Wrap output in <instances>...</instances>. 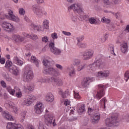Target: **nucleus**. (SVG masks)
Returning <instances> with one entry per match:
<instances>
[{"mask_svg":"<svg viewBox=\"0 0 129 129\" xmlns=\"http://www.w3.org/2000/svg\"><path fill=\"white\" fill-rule=\"evenodd\" d=\"M43 65L45 66L43 72L44 74L52 75V77L50 78H41L39 79L37 83H39V82H40V83H45V82H47V80H48L50 82H54L58 86L62 85L63 83H62V80L58 77V76L60 75V73L56 71L55 69L52 68L51 66V62L47 59H44L43 61Z\"/></svg>","mask_w":129,"mask_h":129,"instance_id":"f257e3e1","label":"nucleus"},{"mask_svg":"<svg viewBox=\"0 0 129 129\" xmlns=\"http://www.w3.org/2000/svg\"><path fill=\"white\" fill-rule=\"evenodd\" d=\"M13 14V13L12 11H9L8 15L5 14L4 13H0V23H2V28L7 29L8 33H12V32L15 30V27H14V25H12L10 23H8V22H3L2 21L7 18V19H9V20L13 21L14 22H16V23L19 22L20 19Z\"/></svg>","mask_w":129,"mask_h":129,"instance_id":"f03ea898","label":"nucleus"},{"mask_svg":"<svg viewBox=\"0 0 129 129\" xmlns=\"http://www.w3.org/2000/svg\"><path fill=\"white\" fill-rule=\"evenodd\" d=\"M69 10H73L76 13L79 14V21H83L84 20H86L87 16L84 14L83 11H82V8H81V5L79 3H75L69 7Z\"/></svg>","mask_w":129,"mask_h":129,"instance_id":"7ed1b4c3","label":"nucleus"},{"mask_svg":"<svg viewBox=\"0 0 129 129\" xmlns=\"http://www.w3.org/2000/svg\"><path fill=\"white\" fill-rule=\"evenodd\" d=\"M105 124L106 126L111 127L119 124V120L117 116L113 115L110 118H107L105 120Z\"/></svg>","mask_w":129,"mask_h":129,"instance_id":"20e7f679","label":"nucleus"},{"mask_svg":"<svg viewBox=\"0 0 129 129\" xmlns=\"http://www.w3.org/2000/svg\"><path fill=\"white\" fill-rule=\"evenodd\" d=\"M5 67L8 68L10 72L13 73L14 75H18V74H19L18 68H17L16 66L13 64V62L9 60L6 61Z\"/></svg>","mask_w":129,"mask_h":129,"instance_id":"39448f33","label":"nucleus"},{"mask_svg":"<svg viewBox=\"0 0 129 129\" xmlns=\"http://www.w3.org/2000/svg\"><path fill=\"white\" fill-rule=\"evenodd\" d=\"M33 78H34V74H33V71L29 70L24 73L23 75V80L24 81V82H29V81H31Z\"/></svg>","mask_w":129,"mask_h":129,"instance_id":"423d86ee","label":"nucleus"},{"mask_svg":"<svg viewBox=\"0 0 129 129\" xmlns=\"http://www.w3.org/2000/svg\"><path fill=\"white\" fill-rule=\"evenodd\" d=\"M44 117L45 118V123H46L47 125L48 126H55L56 125V123L55 122V119H53V117L52 115L46 114L44 116Z\"/></svg>","mask_w":129,"mask_h":129,"instance_id":"0eeeda50","label":"nucleus"},{"mask_svg":"<svg viewBox=\"0 0 129 129\" xmlns=\"http://www.w3.org/2000/svg\"><path fill=\"white\" fill-rule=\"evenodd\" d=\"M36 98L34 95H30L27 96L26 98L23 102V105H26V106H29L30 104H32V102L36 100Z\"/></svg>","mask_w":129,"mask_h":129,"instance_id":"6e6552de","label":"nucleus"},{"mask_svg":"<svg viewBox=\"0 0 129 129\" xmlns=\"http://www.w3.org/2000/svg\"><path fill=\"white\" fill-rule=\"evenodd\" d=\"M49 47L50 48V50L54 55L57 56V55H59L61 54V50L55 47V43L54 42H51L49 44Z\"/></svg>","mask_w":129,"mask_h":129,"instance_id":"1a4fd4ad","label":"nucleus"},{"mask_svg":"<svg viewBox=\"0 0 129 129\" xmlns=\"http://www.w3.org/2000/svg\"><path fill=\"white\" fill-rule=\"evenodd\" d=\"M99 90L97 91V94L96 95V97L97 99L99 100L104 95L105 93L104 92V89L105 88V86L104 85H99Z\"/></svg>","mask_w":129,"mask_h":129,"instance_id":"9d476101","label":"nucleus"},{"mask_svg":"<svg viewBox=\"0 0 129 129\" xmlns=\"http://www.w3.org/2000/svg\"><path fill=\"white\" fill-rule=\"evenodd\" d=\"M94 53V52L92 50H86L83 53L82 56H83L84 60H89L93 57Z\"/></svg>","mask_w":129,"mask_h":129,"instance_id":"9b49d317","label":"nucleus"},{"mask_svg":"<svg viewBox=\"0 0 129 129\" xmlns=\"http://www.w3.org/2000/svg\"><path fill=\"white\" fill-rule=\"evenodd\" d=\"M94 64L95 65V67L97 69H101V68H103L105 63L102 59L100 58H97L94 62Z\"/></svg>","mask_w":129,"mask_h":129,"instance_id":"f8f14e48","label":"nucleus"},{"mask_svg":"<svg viewBox=\"0 0 129 129\" xmlns=\"http://www.w3.org/2000/svg\"><path fill=\"white\" fill-rule=\"evenodd\" d=\"M89 115H92V122H93V123H97L98 120L100 119V114L99 113L96 112L93 113V114H89Z\"/></svg>","mask_w":129,"mask_h":129,"instance_id":"ddd939ff","label":"nucleus"},{"mask_svg":"<svg viewBox=\"0 0 129 129\" xmlns=\"http://www.w3.org/2000/svg\"><path fill=\"white\" fill-rule=\"evenodd\" d=\"M44 110V107H43V104L41 102H38L35 106V112L36 113H42Z\"/></svg>","mask_w":129,"mask_h":129,"instance_id":"4468645a","label":"nucleus"},{"mask_svg":"<svg viewBox=\"0 0 129 129\" xmlns=\"http://www.w3.org/2000/svg\"><path fill=\"white\" fill-rule=\"evenodd\" d=\"M33 11L34 14H35L39 18H41V17L44 15V11L42 10V9L39 8H36L35 6H33Z\"/></svg>","mask_w":129,"mask_h":129,"instance_id":"2eb2a0df","label":"nucleus"},{"mask_svg":"<svg viewBox=\"0 0 129 129\" xmlns=\"http://www.w3.org/2000/svg\"><path fill=\"white\" fill-rule=\"evenodd\" d=\"M13 39L15 42H20L21 43H26L27 40L25 37L21 36L20 35H14L13 36Z\"/></svg>","mask_w":129,"mask_h":129,"instance_id":"dca6fc26","label":"nucleus"},{"mask_svg":"<svg viewBox=\"0 0 129 129\" xmlns=\"http://www.w3.org/2000/svg\"><path fill=\"white\" fill-rule=\"evenodd\" d=\"M31 31H37V32H41L42 27L40 25H36L34 23H31L30 26Z\"/></svg>","mask_w":129,"mask_h":129,"instance_id":"f3484780","label":"nucleus"},{"mask_svg":"<svg viewBox=\"0 0 129 129\" xmlns=\"http://www.w3.org/2000/svg\"><path fill=\"white\" fill-rule=\"evenodd\" d=\"M96 110H99V106L97 105H94L92 108H89L88 109V113L89 114H93L96 112Z\"/></svg>","mask_w":129,"mask_h":129,"instance_id":"a211bd4d","label":"nucleus"},{"mask_svg":"<svg viewBox=\"0 0 129 129\" xmlns=\"http://www.w3.org/2000/svg\"><path fill=\"white\" fill-rule=\"evenodd\" d=\"M98 77L100 78H106L109 76V71H104L98 72Z\"/></svg>","mask_w":129,"mask_h":129,"instance_id":"6ab92c4d","label":"nucleus"},{"mask_svg":"<svg viewBox=\"0 0 129 129\" xmlns=\"http://www.w3.org/2000/svg\"><path fill=\"white\" fill-rule=\"evenodd\" d=\"M45 100L47 102H53L54 101V95L52 93H48L45 97Z\"/></svg>","mask_w":129,"mask_h":129,"instance_id":"aec40b11","label":"nucleus"},{"mask_svg":"<svg viewBox=\"0 0 129 129\" xmlns=\"http://www.w3.org/2000/svg\"><path fill=\"white\" fill-rule=\"evenodd\" d=\"M67 71L69 73V76L72 77L75 75V69L73 66L68 67Z\"/></svg>","mask_w":129,"mask_h":129,"instance_id":"412c9836","label":"nucleus"},{"mask_svg":"<svg viewBox=\"0 0 129 129\" xmlns=\"http://www.w3.org/2000/svg\"><path fill=\"white\" fill-rule=\"evenodd\" d=\"M120 51L122 53L124 54L126 53L128 51V46H127V43H124L120 45Z\"/></svg>","mask_w":129,"mask_h":129,"instance_id":"4be33fe9","label":"nucleus"},{"mask_svg":"<svg viewBox=\"0 0 129 129\" xmlns=\"http://www.w3.org/2000/svg\"><path fill=\"white\" fill-rule=\"evenodd\" d=\"M2 115L5 118L7 119V120H13V116L10 114V113L6 111L2 112Z\"/></svg>","mask_w":129,"mask_h":129,"instance_id":"5701e85b","label":"nucleus"},{"mask_svg":"<svg viewBox=\"0 0 129 129\" xmlns=\"http://www.w3.org/2000/svg\"><path fill=\"white\" fill-rule=\"evenodd\" d=\"M89 83H90V79L89 78H86L82 82V86L84 88L87 87L89 86Z\"/></svg>","mask_w":129,"mask_h":129,"instance_id":"b1692460","label":"nucleus"},{"mask_svg":"<svg viewBox=\"0 0 129 129\" xmlns=\"http://www.w3.org/2000/svg\"><path fill=\"white\" fill-rule=\"evenodd\" d=\"M24 90L25 92H30V91H33L34 89L35 88V87L34 86V85L29 84L27 86V87L26 86L24 87Z\"/></svg>","mask_w":129,"mask_h":129,"instance_id":"393cba45","label":"nucleus"},{"mask_svg":"<svg viewBox=\"0 0 129 129\" xmlns=\"http://www.w3.org/2000/svg\"><path fill=\"white\" fill-rule=\"evenodd\" d=\"M59 94L61 95L62 98H66L67 96H69L70 95V92H69V90H67L63 92L62 90H59Z\"/></svg>","mask_w":129,"mask_h":129,"instance_id":"a878e982","label":"nucleus"},{"mask_svg":"<svg viewBox=\"0 0 129 129\" xmlns=\"http://www.w3.org/2000/svg\"><path fill=\"white\" fill-rule=\"evenodd\" d=\"M18 126V124L15 123H8L7 127L8 129H15Z\"/></svg>","mask_w":129,"mask_h":129,"instance_id":"bb28decb","label":"nucleus"},{"mask_svg":"<svg viewBox=\"0 0 129 129\" xmlns=\"http://www.w3.org/2000/svg\"><path fill=\"white\" fill-rule=\"evenodd\" d=\"M78 112L80 114H82V113H84L85 112V105L82 104L80 107H79L78 109Z\"/></svg>","mask_w":129,"mask_h":129,"instance_id":"cd10ccee","label":"nucleus"},{"mask_svg":"<svg viewBox=\"0 0 129 129\" xmlns=\"http://www.w3.org/2000/svg\"><path fill=\"white\" fill-rule=\"evenodd\" d=\"M31 63H34L36 67H39V61H38V59H36L35 56H31Z\"/></svg>","mask_w":129,"mask_h":129,"instance_id":"c85d7f7f","label":"nucleus"},{"mask_svg":"<svg viewBox=\"0 0 129 129\" xmlns=\"http://www.w3.org/2000/svg\"><path fill=\"white\" fill-rule=\"evenodd\" d=\"M89 22L90 23H91L92 25H98V23L97 22V21L96 19H94L93 17H91L89 19Z\"/></svg>","mask_w":129,"mask_h":129,"instance_id":"c756f323","label":"nucleus"},{"mask_svg":"<svg viewBox=\"0 0 129 129\" xmlns=\"http://www.w3.org/2000/svg\"><path fill=\"white\" fill-rule=\"evenodd\" d=\"M26 50H27V52L25 53L26 57L31 56V53H30V49H31V45L28 44L26 46Z\"/></svg>","mask_w":129,"mask_h":129,"instance_id":"7c9ffc66","label":"nucleus"},{"mask_svg":"<svg viewBox=\"0 0 129 129\" xmlns=\"http://www.w3.org/2000/svg\"><path fill=\"white\" fill-rule=\"evenodd\" d=\"M102 23H104V24H110L111 20L108 18H105L104 17H102L101 20Z\"/></svg>","mask_w":129,"mask_h":129,"instance_id":"2f4dec72","label":"nucleus"},{"mask_svg":"<svg viewBox=\"0 0 129 129\" xmlns=\"http://www.w3.org/2000/svg\"><path fill=\"white\" fill-rule=\"evenodd\" d=\"M77 45L79 48H80L81 49H85L87 46L86 44L83 42H78Z\"/></svg>","mask_w":129,"mask_h":129,"instance_id":"473e14b6","label":"nucleus"},{"mask_svg":"<svg viewBox=\"0 0 129 129\" xmlns=\"http://www.w3.org/2000/svg\"><path fill=\"white\" fill-rule=\"evenodd\" d=\"M43 27L45 29H49V20L45 19L43 22Z\"/></svg>","mask_w":129,"mask_h":129,"instance_id":"72a5a7b5","label":"nucleus"},{"mask_svg":"<svg viewBox=\"0 0 129 129\" xmlns=\"http://www.w3.org/2000/svg\"><path fill=\"white\" fill-rule=\"evenodd\" d=\"M108 50H110L111 54H114V55H115V53H114V46L113 44H109Z\"/></svg>","mask_w":129,"mask_h":129,"instance_id":"f704fd0d","label":"nucleus"},{"mask_svg":"<svg viewBox=\"0 0 129 129\" xmlns=\"http://www.w3.org/2000/svg\"><path fill=\"white\" fill-rule=\"evenodd\" d=\"M87 67V64L86 63H84L81 66H80L78 68V71H81L82 70H83V69H85Z\"/></svg>","mask_w":129,"mask_h":129,"instance_id":"c9c22d12","label":"nucleus"},{"mask_svg":"<svg viewBox=\"0 0 129 129\" xmlns=\"http://www.w3.org/2000/svg\"><path fill=\"white\" fill-rule=\"evenodd\" d=\"M80 63H81V60H80V59H75L74 60L73 64L74 66H79Z\"/></svg>","mask_w":129,"mask_h":129,"instance_id":"e433bc0d","label":"nucleus"},{"mask_svg":"<svg viewBox=\"0 0 129 129\" xmlns=\"http://www.w3.org/2000/svg\"><path fill=\"white\" fill-rule=\"evenodd\" d=\"M26 37H27V38H30L31 39H32V40H37V39H38V36L33 34L31 35L27 34L26 35Z\"/></svg>","mask_w":129,"mask_h":129,"instance_id":"4c0bfd02","label":"nucleus"},{"mask_svg":"<svg viewBox=\"0 0 129 129\" xmlns=\"http://www.w3.org/2000/svg\"><path fill=\"white\" fill-rule=\"evenodd\" d=\"M7 90L10 94H12V95H14V94H15V90L12 89L11 86H8L7 88Z\"/></svg>","mask_w":129,"mask_h":129,"instance_id":"58836bf2","label":"nucleus"},{"mask_svg":"<svg viewBox=\"0 0 129 129\" xmlns=\"http://www.w3.org/2000/svg\"><path fill=\"white\" fill-rule=\"evenodd\" d=\"M26 113H27V111H24L21 113V121L23 122L25 119V117L26 116Z\"/></svg>","mask_w":129,"mask_h":129,"instance_id":"ea45409f","label":"nucleus"},{"mask_svg":"<svg viewBox=\"0 0 129 129\" xmlns=\"http://www.w3.org/2000/svg\"><path fill=\"white\" fill-rule=\"evenodd\" d=\"M89 67H90V70H92V71H95L96 69H98L96 68L95 64H94V62L92 64H89Z\"/></svg>","mask_w":129,"mask_h":129,"instance_id":"a19ab883","label":"nucleus"},{"mask_svg":"<svg viewBox=\"0 0 129 129\" xmlns=\"http://www.w3.org/2000/svg\"><path fill=\"white\" fill-rule=\"evenodd\" d=\"M124 79L126 82H127V80L129 79V71H126L124 74Z\"/></svg>","mask_w":129,"mask_h":129,"instance_id":"79ce46f5","label":"nucleus"},{"mask_svg":"<svg viewBox=\"0 0 129 129\" xmlns=\"http://www.w3.org/2000/svg\"><path fill=\"white\" fill-rule=\"evenodd\" d=\"M4 78H6L7 81L10 82L11 80H12V78L9 76L8 73L4 74Z\"/></svg>","mask_w":129,"mask_h":129,"instance_id":"37998d69","label":"nucleus"},{"mask_svg":"<svg viewBox=\"0 0 129 129\" xmlns=\"http://www.w3.org/2000/svg\"><path fill=\"white\" fill-rule=\"evenodd\" d=\"M15 64H17V65H19V66H22L23 64V61L19 59H17L15 61H14Z\"/></svg>","mask_w":129,"mask_h":129,"instance_id":"c03bdc74","label":"nucleus"},{"mask_svg":"<svg viewBox=\"0 0 129 129\" xmlns=\"http://www.w3.org/2000/svg\"><path fill=\"white\" fill-rule=\"evenodd\" d=\"M108 37V35L107 34H106L105 36H103V37L101 39V42L102 43H104L107 40V38Z\"/></svg>","mask_w":129,"mask_h":129,"instance_id":"a18cd8bd","label":"nucleus"},{"mask_svg":"<svg viewBox=\"0 0 129 129\" xmlns=\"http://www.w3.org/2000/svg\"><path fill=\"white\" fill-rule=\"evenodd\" d=\"M110 13H111L112 15H114L116 19H118L119 18V17H120V14L119 13V12L114 13V12L110 11Z\"/></svg>","mask_w":129,"mask_h":129,"instance_id":"49530a36","label":"nucleus"},{"mask_svg":"<svg viewBox=\"0 0 129 129\" xmlns=\"http://www.w3.org/2000/svg\"><path fill=\"white\" fill-rule=\"evenodd\" d=\"M38 129H45V126L41 121L39 122Z\"/></svg>","mask_w":129,"mask_h":129,"instance_id":"de8ad7c7","label":"nucleus"},{"mask_svg":"<svg viewBox=\"0 0 129 129\" xmlns=\"http://www.w3.org/2000/svg\"><path fill=\"white\" fill-rule=\"evenodd\" d=\"M51 37L53 40H56V39H58V35L56 32H54L51 34Z\"/></svg>","mask_w":129,"mask_h":129,"instance_id":"09e8293b","label":"nucleus"},{"mask_svg":"<svg viewBox=\"0 0 129 129\" xmlns=\"http://www.w3.org/2000/svg\"><path fill=\"white\" fill-rule=\"evenodd\" d=\"M76 39L78 41V43H81V41H83V40H84V36H81L80 37H77Z\"/></svg>","mask_w":129,"mask_h":129,"instance_id":"8fccbe9b","label":"nucleus"},{"mask_svg":"<svg viewBox=\"0 0 129 129\" xmlns=\"http://www.w3.org/2000/svg\"><path fill=\"white\" fill-rule=\"evenodd\" d=\"M123 119L124 121L128 122L129 121V115H126L123 117Z\"/></svg>","mask_w":129,"mask_h":129,"instance_id":"3c124183","label":"nucleus"},{"mask_svg":"<svg viewBox=\"0 0 129 129\" xmlns=\"http://www.w3.org/2000/svg\"><path fill=\"white\" fill-rule=\"evenodd\" d=\"M19 12L20 15H22V16H24L25 15V10L23 8H21L19 9Z\"/></svg>","mask_w":129,"mask_h":129,"instance_id":"603ef678","label":"nucleus"},{"mask_svg":"<svg viewBox=\"0 0 129 129\" xmlns=\"http://www.w3.org/2000/svg\"><path fill=\"white\" fill-rule=\"evenodd\" d=\"M42 42H44V43H47L48 41H49V38L47 36L43 37L42 38Z\"/></svg>","mask_w":129,"mask_h":129,"instance_id":"864d4df0","label":"nucleus"},{"mask_svg":"<svg viewBox=\"0 0 129 129\" xmlns=\"http://www.w3.org/2000/svg\"><path fill=\"white\" fill-rule=\"evenodd\" d=\"M106 101H107V100H106V99L105 98H103V99H102L100 100V102L101 103H102V102L104 103V108L105 109L106 107H105V102H106Z\"/></svg>","mask_w":129,"mask_h":129,"instance_id":"5fc2aeb1","label":"nucleus"},{"mask_svg":"<svg viewBox=\"0 0 129 129\" xmlns=\"http://www.w3.org/2000/svg\"><path fill=\"white\" fill-rule=\"evenodd\" d=\"M109 31H115V27L113 25H110L108 27Z\"/></svg>","mask_w":129,"mask_h":129,"instance_id":"6e6d98bb","label":"nucleus"},{"mask_svg":"<svg viewBox=\"0 0 129 129\" xmlns=\"http://www.w3.org/2000/svg\"><path fill=\"white\" fill-rule=\"evenodd\" d=\"M1 84L3 87L5 88V87H7V83H6V82L5 81H1Z\"/></svg>","mask_w":129,"mask_h":129,"instance_id":"4d7b16f0","label":"nucleus"},{"mask_svg":"<svg viewBox=\"0 0 129 129\" xmlns=\"http://www.w3.org/2000/svg\"><path fill=\"white\" fill-rule=\"evenodd\" d=\"M75 93V96L74 97L76 99H79L80 98V96L79 95V94L78 93L74 92Z\"/></svg>","mask_w":129,"mask_h":129,"instance_id":"13d9d810","label":"nucleus"},{"mask_svg":"<svg viewBox=\"0 0 129 129\" xmlns=\"http://www.w3.org/2000/svg\"><path fill=\"white\" fill-rule=\"evenodd\" d=\"M55 66L56 68H58V69H59L60 70H63V67L59 64H56Z\"/></svg>","mask_w":129,"mask_h":129,"instance_id":"bf43d9fd","label":"nucleus"},{"mask_svg":"<svg viewBox=\"0 0 129 129\" xmlns=\"http://www.w3.org/2000/svg\"><path fill=\"white\" fill-rule=\"evenodd\" d=\"M16 95L18 98H21V97H22V93L21 92L16 93Z\"/></svg>","mask_w":129,"mask_h":129,"instance_id":"052dcab7","label":"nucleus"},{"mask_svg":"<svg viewBox=\"0 0 129 129\" xmlns=\"http://www.w3.org/2000/svg\"><path fill=\"white\" fill-rule=\"evenodd\" d=\"M62 33L63 35H65V36H71V33L69 32L62 31Z\"/></svg>","mask_w":129,"mask_h":129,"instance_id":"680f3d73","label":"nucleus"},{"mask_svg":"<svg viewBox=\"0 0 129 129\" xmlns=\"http://www.w3.org/2000/svg\"><path fill=\"white\" fill-rule=\"evenodd\" d=\"M72 20L73 22H76V21H77V16L73 15L72 17Z\"/></svg>","mask_w":129,"mask_h":129,"instance_id":"e2e57ef3","label":"nucleus"},{"mask_svg":"<svg viewBox=\"0 0 129 129\" xmlns=\"http://www.w3.org/2000/svg\"><path fill=\"white\" fill-rule=\"evenodd\" d=\"M103 2L105 4V5H106L107 6L110 5L109 0H103Z\"/></svg>","mask_w":129,"mask_h":129,"instance_id":"0e129e2a","label":"nucleus"},{"mask_svg":"<svg viewBox=\"0 0 129 129\" xmlns=\"http://www.w3.org/2000/svg\"><path fill=\"white\" fill-rule=\"evenodd\" d=\"M64 105L67 106V105H69L70 104V101H68V100H66L64 103Z\"/></svg>","mask_w":129,"mask_h":129,"instance_id":"69168bd1","label":"nucleus"},{"mask_svg":"<svg viewBox=\"0 0 129 129\" xmlns=\"http://www.w3.org/2000/svg\"><path fill=\"white\" fill-rule=\"evenodd\" d=\"M0 63L2 64H5V63H6V60L5 58H2L1 59H0Z\"/></svg>","mask_w":129,"mask_h":129,"instance_id":"338daca9","label":"nucleus"},{"mask_svg":"<svg viewBox=\"0 0 129 129\" xmlns=\"http://www.w3.org/2000/svg\"><path fill=\"white\" fill-rule=\"evenodd\" d=\"M27 129H35L32 125H28Z\"/></svg>","mask_w":129,"mask_h":129,"instance_id":"774afa93","label":"nucleus"}]
</instances>
